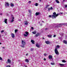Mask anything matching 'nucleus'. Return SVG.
<instances>
[{
  "label": "nucleus",
  "instance_id": "obj_1",
  "mask_svg": "<svg viewBox=\"0 0 67 67\" xmlns=\"http://www.w3.org/2000/svg\"><path fill=\"white\" fill-rule=\"evenodd\" d=\"M53 14L54 15H52V18H54V19H56V17L57 16H58V15H59V14H56V13L55 12H54V13H53Z\"/></svg>",
  "mask_w": 67,
  "mask_h": 67
},
{
  "label": "nucleus",
  "instance_id": "obj_2",
  "mask_svg": "<svg viewBox=\"0 0 67 67\" xmlns=\"http://www.w3.org/2000/svg\"><path fill=\"white\" fill-rule=\"evenodd\" d=\"M22 44L23 45H21V46L23 48L24 47V45H25V41L23 40L22 41Z\"/></svg>",
  "mask_w": 67,
  "mask_h": 67
},
{
  "label": "nucleus",
  "instance_id": "obj_3",
  "mask_svg": "<svg viewBox=\"0 0 67 67\" xmlns=\"http://www.w3.org/2000/svg\"><path fill=\"white\" fill-rule=\"evenodd\" d=\"M55 53L57 54V55H58V54H59V52L58 51V50H57V48H55Z\"/></svg>",
  "mask_w": 67,
  "mask_h": 67
},
{
  "label": "nucleus",
  "instance_id": "obj_4",
  "mask_svg": "<svg viewBox=\"0 0 67 67\" xmlns=\"http://www.w3.org/2000/svg\"><path fill=\"white\" fill-rule=\"evenodd\" d=\"M5 7H7V6L9 7V4L7 2H5Z\"/></svg>",
  "mask_w": 67,
  "mask_h": 67
},
{
  "label": "nucleus",
  "instance_id": "obj_5",
  "mask_svg": "<svg viewBox=\"0 0 67 67\" xmlns=\"http://www.w3.org/2000/svg\"><path fill=\"white\" fill-rule=\"evenodd\" d=\"M11 60L10 59H8L7 60V62H6L7 64H8V63H11Z\"/></svg>",
  "mask_w": 67,
  "mask_h": 67
},
{
  "label": "nucleus",
  "instance_id": "obj_6",
  "mask_svg": "<svg viewBox=\"0 0 67 67\" xmlns=\"http://www.w3.org/2000/svg\"><path fill=\"white\" fill-rule=\"evenodd\" d=\"M36 46L37 47H38V48H40V45L38 43H37L36 44Z\"/></svg>",
  "mask_w": 67,
  "mask_h": 67
},
{
  "label": "nucleus",
  "instance_id": "obj_7",
  "mask_svg": "<svg viewBox=\"0 0 67 67\" xmlns=\"http://www.w3.org/2000/svg\"><path fill=\"white\" fill-rule=\"evenodd\" d=\"M59 25H67V23H64L63 24H59Z\"/></svg>",
  "mask_w": 67,
  "mask_h": 67
},
{
  "label": "nucleus",
  "instance_id": "obj_8",
  "mask_svg": "<svg viewBox=\"0 0 67 67\" xmlns=\"http://www.w3.org/2000/svg\"><path fill=\"white\" fill-rule=\"evenodd\" d=\"M40 12H36L35 14V15L36 16L37 15H40Z\"/></svg>",
  "mask_w": 67,
  "mask_h": 67
},
{
  "label": "nucleus",
  "instance_id": "obj_9",
  "mask_svg": "<svg viewBox=\"0 0 67 67\" xmlns=\"http://www.w3.org/2000/svg\"><path fill=\"white\" fill-rule=\"evenodd\" d=\"M11 36L12 38H14L15 36L14 34L13 33L11 34Z\"/></svg>",
  "mask_w": 67,
  "mask_h": 67
},
{
  "label": "nucleus",
  "instance_id": "obj_10",
  "mask_svg": "<svg viewBox=\"0 0 67 67\" xmlns=\"http://www.w3.org/2000/svg\"><path fill=\"white\" fill-rule=\"evenodd\" d=\"M52 58H53L52 55H50L49 56V59H52Z\"/></svg>",
  "mask_w": 67,
  "mask_h": 67
},
{
  "label": "nucleus",
  "instance_id": "obj_11",
  "mask_svg": "<svg viewBox=\"0 0 67 67\" xmlns=\"http://www.w3.org/2000/svg\"><path fill=\"white\" fill-rule=\"evenodd\" d=\"M5 20L4 21L5 23H6L7 24V19H4Z\"/></svg>",
  "mask_w": 67,
  "mask_h": 67
},
{
  "label": "nucleus",
  "instance_id": "obj_12",
  "mask_svg": "<svg viewBox=\"0 0 67 67\" xmlns=\"http://www.w3.org/2000/svg\"><path fill=\"white\" fill-rule=\"evenodd\" d=\"M40 35V34L39 33H37V34H36L35 36H36V37H37V36H39Z\"/></svg>",
  "mask_w": 67,
  "mask_h": 67
},
{
  "label": "nucleus",
  "instance_id": "obj_13",
  "mask_svg": "<svg viewBox=\"0 0 67 67\" xmlns=\"http://www.w3.org/2000/svg\"><path fill=\"white\" fill-rule=\"evenodd\" d=\"M45 43L47 44H50V42L49 41H46L45 42Z\"/></svg>",
  "mask_w": 67,
  "mask_h": 67
},
{
  "label": "nucleus",
  "instance_id": "obj_14",
  "mask_svg": "<svg viewBox=\"0 0 67 67\" xmlns=\"http://www.w3.org/2000/svg\"><path fill=\"white\" fill-rule=\"evenodd\" d=\"M25 25H27L28 24V22L27 21H25Z\"/></svg>",
  "mask_w": 67,
  "mask_h": 67
},
{
  "label": "nucleus",
  "instance_id": "obj_15",
  "mask_svg": "<svg viewBox=\"0 0 67 67\" xmlns=\"http://www.w3.org/2000/svg\"><path fill=\"white\" fill-rule=\"evenodd\" d=\"M14 17H12V20L11 21V22L12 23L13 22V21H14Z\"/></svg>",
  "mask_w": 67,
  "mask_h": 67
},
{
  "label": "nucleus",
  "instance_id": "obj_16",
  "mask_svg": "<svg viewBox=\"0 0 67 67\" xmlns=\"http://www.w3.org/2000/svg\"><path fill=\"white\" fill-rule=\"evenodd\" d=\"M10 5L12 7H14V4L13 3H11Z\"/></svg>",
  "mask_w": 67,
  "mask_h": 67
},
{
  "label": "nucleus",
  "instance_id": "obj_17",
  "mask_svg": "<svg viewBox=\"0 0 67 67\" xmlns=\"http://www.w3.org/2000/svg\"><path fill=\"white\" fill-rule=\"evenodd\" d=\"M55 2H56L57 3H59V1L58 0H55Z\"/></svg>",
  "mask_w": 67,
  "mask_h": 67
},
{
  "label": "nucleus",
  "instance_id": "obj_18",
  "mask_svg": "<svg viewBox=\"0 0 67 67\" xmlns=\"http://www.w3.org/2000/svg\"><path fill=\"white\" fill-rule=\"evenodd\" d=\"M25 61L26 62H27V63H29V60L27 59H26L25 60Z\"/></svg>",
  "mask_w": 67,
  "mask_h": 67
},
{
  "label": "nucleus",
  "instance_id": "obj_19",
  "mask_svg": "<svg viewBox=\"0 0 67 67\" xmlns=\"http://www.w3.org/2000/svg\"><path fill=\"white\" fill-rule=\"evenodd\" d=\"M31 42L32 43V44H34V41L33 40H31Z\"/></svg>",
  "mask_w": 67,
  "mask_h": 67
},
{
  "label": "nucleus",
  "instance_id": "obj_20",
  "mask_svg": "<svg viewBox=\"0 0 67 67\" xmlns=\"http://www.w3.org/2000/svg\"><path fill=\"white\" fill-rule=\"evenodd\" d=\"M52 35H48L47 36L48 37H51V38H52Z\"/></svg>",
  "mask_w": 67,
  "mask_h": 67
},
{
  "label": "nucleus",
  "instance_id": "obj_21",
  "mask_svg": "<svg viewBox=\"0 0 67 67\" xmlns=\"http://www.w3.org/2000/svg\"><path fill=\"white\" fill-rule=\"evenodd\" d=\"M64 43H65V44H67V41L66 40H64Z\"/></svg>",
  "mask_w": 67,
  "mask_h": 67
},
{
  "label": "nucleus",
  "instance_id": "obj_22",
  "mask_svg": "<svg viewBox=\"0 0 67 67\" xmlns=\"http://www.w3.org/2000/svg\"><path fill=\"white\" fill-rule=\"evenodd\" d=\"M32 33L33 34H36V31H35L34 32H32Z\"/></svg>",
  "mask_w": 67,
  "mask_h": 67
},
{
  "label": "nucleus",
  "instance_id": "obj_23",
  "mask_svg": "<svg viewBox=\"0 0 67 67\" xmlns=\"http://www.w3.org/2000/svg\"><path fill=\"white\" fill-rule=\"evenodd\" d=\"M62 62H63V63H66V61H65V60H62Z\"/></svg>",
  "mask_w": 67,
  "mask_h": 67
},
{
  "label": "nucleus",
  "instance_id": "obj_24",
  "mask_svg": "<svg viewBox=\"0 0 67 67\" xmlns=\"http://www.w3.org/2000/svg\"><path fill=\"white\" fill-rule=\"evenodd\" d=\"M59 39L61 40V41H62V39H63V38L61 37H59Z\"/></svg>",
  "mask_w": 67,
  "mask_h": 67
},
{
  "label": "nucleus",
  "instance_id": "obj_25",
  "mask_svg": "<svg viewBox=\"0 0 67 67\" xmlns=\"http://www.w3.org/2000/svg\"><path fill=\"white\" fill-rule=\"evenodd\" d=\"M34 5H35V6H37L38 5V3H36Z\"/></svg>",
  "mask_w": 67,
  "mask_h": 67
},
{
  "label": "nucleus",
  "instance_id": "obj_26",
  "mask_svg": "<svg viewBox=\"0 0 67 67\" xmlns=\"http://www.w3.org/2000/svg\"><path fill=\"white\" fill-rule=\"evenodd\" d=\"M28 11L29 12V13H30V14H31V10H29Z\"/></svg>",
  "mask_w": 67,
  "mask_h": 67
},
{
  "label": "nucleus",
  "instance_id": "obj_27",
  "mask_svg": "<svg viewBox=\"0 0 67 67\" xmlns=\"http://www.w3.org/2000/svg\"><path fill=\"white\" fill-rule=\"evenodd\" d=\"M51 65H55V63H51Z\"/></svg>",
  "mask_w": 67,
  "mask_h": 67
},
{
  "label": "nucleus",
  "instance_id": "obj_28",
  "mask_svg": "<svg viewBox=\"0 0 67 67\" xmlns=\"http://www.w3.org/2000/svg\"><path fill=\"white\" fill-rule=\"evenodd\" d=\"M60 47L58 45L57 46V48H59Z\"/></svg>",
  "mask_w": 67,
  "mask_h": 67
},
{
  "label": "nucleus",
  "instance_id": "obj_29",
  "mask_svg": "<svg viewBox=\"0 0 67 67\" xmlns=\"http://www.w3.org/2000/svg\"><path fill=\"white\" fill-rule=\"evenodd\" d=\"M25 33L26 34V35H29V33H28V32H25Z\"/></svg>",
  "mask_w": 67,
  "mask_h": 67
},
{
  "label": "nucleus",
  "instance_id": "obj_30",
  "mask_svg": "<svg viewBox=\"0 0 67 67\" xmlns=\"http://www.w3.org/2000/svg\"><path fill=\"white\" fill-rule=\"evenodd\" d=\"M59 65L60 66H64V64H61L59 63Z\"/></svg>",
  "mask_w": 67,
  "mask_h": 67
},
{
  "label": "nucleus",
  "instance_id": "obj_31",
  "mask_svg": "<svg viewBox=\"0 0 67 67\" xmlns=\"http://www.w3.org/2000/svg\"><path fill=\"white\" fill-rule=\"evenodd\" d=\"M51 8H48V11H50V10H51Z\"/></svg>",
  "mask_w": 67,
  "mask_h": 67
},
{
  "label": "nucleus",
  "instance_id": "obj_32",
  "mask_svg": "<svg viewBox=\"0 0 67 67\" xmlns=\"http://www.w3.org/2000/svg\"><path fill=\"white\" fill-rule=\"evenodd\" d=\"M18 32V30H15V33H16V32Z\"/></svg>",
  "mask_w": 67,
  "mask_h": 67
},
{
  "label": "nucleus",
  "instance_id": "obj_33",
  "mask_svg": "<svg viewBox=\"0 0 67 67\" xmlns=\"http://www.w3.org/2000/svg\"><path fill=\"white\" fill-rule=\"evenodd\" d=\"M60 35L62 36H63V35H64V34L63 33H62L61 34H60Z\"/></svg>",
  "mask_w": 67,
  "mask_h": 67
},
{
  "label": "nucleus",
  "instance_id": "obj_34",
  "mask_svg": "<svg viewBox=\"0 0 67 67\" xmlns=\"http://www.w3.org/2000/svg\"><path fill=\"white\" fill-rule=\"evenodd\" d=\"M49 5H47L46 6V8H47V7H49Z\"/></svg>",
  "mask_w": 67,
  "mask_h": 67
},
{
  "label": "nucleus",
  "instance_id": "obj_35",
  "mask_svg": "<svg viewBox=\"0 0 67 67\" xmlns=\"http://www.w3.org/2000/svg\"><path fill=\"white\" fill-rule=\"evenodd\" d=\"M47 55V54H46V53H45L44 54V55L45 56H46Z\"/></svg>",
  "mask_w": 67,
  "mask_h": 67
},
{
  "label": "nucleus",
  "instance_id": "obj_36",
  "mask_svg": "<svg viewBox=\"0 0 67 67\" xmlns=\"http://www.w3.org/2000/svg\"><path fill=\"white\" fill-rule=\"evenodd\" d=\"M24 36H25L26 37L27 36V35H26V34H24Z\"/></svg>",
  "mask_w": 67,
  "mask_h": 67
},
{
  "label": "nucleus",
  "instance_id": "obj_37",
  "mask_svg": "<svg viewBox=\"0 0 67 67\" xmlns=\"http://www.w3.org/2000/svg\"><path fill=\"white\" fill-rule=\"evenodd\" d=\"M33 48H32L31 49L30 51H33Z\"/></svg>",
  "mask_w": 67,
  "mask_h": 67
},
{
  "label": "nucleus",
  "instance_id": "obj_38",
  "mask_svg": "<svg viewBox=\"0 0 67 67\" xmlns=\"http://www.w3.org/2000/svg\"><path fill=\"white\" fill-rule=\"evenodd\" d=\"M53 9V7H51L50 8V9L51 10H52Z\"/></svg>",
  "mask_w": 67,
  "mask_h": 67
},
{
  "label": "nucleus",
  "instance_id": "obj_39",
  "mask_svg": "<svg viewBox=\"0 0 67 67\" xmlns=\"http://www.w3.org/2000/svg\"><path fill=\"white\" fill-rule=\"evenodd\" d=\"M49 18H52V15H49Z\"/></svg>",
  "mask_w": 67,
  "mask_h": 67
},
{
  "label": "nucleus",
  "instance_id": "obj_40",
  "mask_svg": "<svg viewBox=\"0 0 67 67\" xmlns=\"http://www.w3.org/2000/svg\"><path fill=\"white\" fill-rule=\"evenodd\" d=\"M28 3H31V1H30Z\"/></svg>",
  "mask_w": 67,
  "mask_h": 67
},
{
  "label": "nucleus",
  "instance_id": "obj_41",
  "mask_svg": "<svg viewBox=\"0 0 67 67\" xmlns=\"http://www.w3.org/2000/svg\"><path fill=\"white\" fill-rule=\"evenodd\" d=\"M0 60H2V58H1V57H0Z\"/></svg>",
  "mask_w": 67,
  "mask_h": 67
},
{
  "label": "nucleus",
  "instance_id": "obj_42",
  "mask_svg": "<svg viewBox=\"0 0 67 67\" xmlns=\"http://www.w3.org/2000/svg\"><path fill=\"white\" fill-rule=\"evenodd\" d=\"M6 67H10V66L9 65H8L7 66H6Z\"/></svg>",
  "mask_w": 67,
  "mask_h": 67
},
{
  "label": "nucleus",
  "instance_id": "obj_43",
  "mask_svg": "<svg viewBox=\"0 0 67 67\" xmlns=\"http://www.w3.org/2000/svg\"><path fill=\"white\" fill-rule=\"evenodd\" d=\"M28 55H29V53H27L26 54V56H28Z\"/></svg>",
  "mask_w": 67,
  "mask_h": 67
},
{
  "label": "nucleus",
  "instance_id": "obj_44",
  "mask_svg": "<svg viewBox=\"0 0 67 67\" xmlns=\"http://www.w3.org/2000/svg\"><path fill=\"white\" fill-rule=\"evenodd\" d=\"M4 32V30H2L1 31V33H2V32Z\"/></svg>",
  "mask_w": 67,
  "mask_h": 67
},
{
  "label": "nucleus",
  "instance_id": "obj_45",
  "mask_svg": "<svg viewBox=\"0 0 67 67\" xmlns=\"http://www.w3.org/2000/svg\"><path fill=\"white\" fill-rule=\"evenodd\" d=\"M56 36L55 35H54L53 36V37H56Z\"/></svg>",
  "mask_w": 67,
  "mask_h": 67
},
{
  "label": "nucleus",
  "instance_id": "obj_46",
  "mask_svg": "<svg viewBox=\"0 0 67 67\" xmlns=\"http://www.w3.org/2000/svg\"><path fill=\"white\" fill-rule=\"evenodd\" d=\"M65 8H67V5H65Z\"/></svg>",
  "mask_w": 67,
  "mask_h": 67
},
{
  "label": "nucleus",
  "instance_id": "obj_47",
  "mask_svg": "<svg viewBox=\"0 0 67 67\" xmlns=\"http://www.w3.org/2000/svg\"><path fill=\"white\" fill-rule=\"evenodd\" d=\"M31 29L32 30H33L34 29V28H33V27H31Z\"/></svg>",
  "mask_w": 67,
  "mask_h": 67
},
{
  "label": "nucleus",
  "instance_id": "obj_48",
  "mask_svg": "<svg viewBox=\"0 0 67 67\" xmlns=\"http://www.w3.org/2000/svg\"><path fill=\"white\" fill-rule=\"evenodd\" d=\"M46 60V59L45 58L44 59V60L45 61Z\"/></svg>",
  "mask_w": 67,
  "mask_h": 67
},
{
  "label": "nucleus",
  "instance_id": "obj_49",
  "mask_svg": "<svg viewBox=\"0 0 67 67\" xmlns=\"http://www.w3.org/2000/svg\"><path fill=\"white\" fill-rule=\"evenodd\" d=\"M58 26H56L55 27H58Z\"/></svg>",
  "mask_w": 67,
  "mask_h": 67
},
{
  "label": "nucleus",
  "instance_id": "obj_50",
  "mask_svg": "<svg viewBox=\"0 0 67 67\" xmlns=\"http://www.w3.org/2000/svg\"><path fill=\"white\" fill-rule=\"evenodd\" d=\"M5 47H2V48H3V49H4V48H5Z\"/></svg>",
  "mask_w": 67,
  "mask_h": 67
},
{
  "label": "nucleus",
  "instance_id": "obj_51",
  "mask_svg": "<svg viewBox=\"0 0 67 67\" xmlns=\"http://www.w3.org/2000/svg\"><path fill=\"white\" fill-rule=\"evenodd\" d=\"M47 30V28H46L45 29V30Z\"/></svg>",
  "mask_w": 67,
  "mask_h": 67
},
{
  "label": "nucleus",
  "instance_id": "obj_52",
  "mask_svg": "<svg viewBox=\"0 0 67 67\" xmlns=\"http://www.w3.org/2000/svg\"><path fill=\"white\" fill-rule=\"evenodd\" d=\"M60 14H63V13H60Z\"/></svg>",
  "mask_w": 67,
  "mask_h": 67
},
{
  "label": "nucleus",
  "instance_id": "obj_53",
  "mask_svg": "<svg viewBox=\"0 0 67 67\" xmlns=\"http://www.w3.org/2000/svg\"><path fill=\"white\" fill-rule=\"evenodd\" d=\"M0 15H2V13L0 14Z\"/></svg>",
  "mask_w": 67,
  "mask_h": 67
},
{
  "label": "nucleus",
  "instance_id": "obj_54",
  "mask_svg": "<svg viewBox=\"0 0 67 67\" xmlns=\"http://www.w3.org/2000/svg\"><path fill=\"white\" fill-rule=\"evenodd\" d=\"M0 44H2V43L1 42H0Z\"/></svg>",
  "mask_w": 67,
  "mask_h": 67
},
{
  "label": "nucleus",
  "instance_id": "obj_55",
  "mask_svg": "<svg viewBox=\"0 0 67 67\" xmlns=\"http://www.w3.org/2000/svg\"><path fill=\"white\" fill-rule=\"evenodd\" d=\"M42 39H44V38H42Z\"/></svg>",
  "mask_w": 67,
  "mask_h": 67
},
{
  "label": "nucleus",
  "instance_id": "obj_56",
  "mask_svg": "<svg viewBox=\"0 0 67 67\" xmlns=\"http://www.w3.org/2000/svg\"><path fill=\"white\" fill-rule=\"evenodd\" d=\"M1 35H0V37H1Z\"/></svg>",
  "mask_w": 67,
  "mask_h": 67
},
{
  "label": "nucleus",
  "instance_id": "obj_57",
  "mask_svg": "<svg viewBox=\"0 0 67 67\" xmlns=\"http://www.w3.org/2000/svg\"><path fill=\"white\" fill-rule=\"evenodd\" d=\"M65 1V0H63V1Z\"/></svg>",
  "mask_w": 67,
  "mask_h": 67
},
{
  "label": "nucleus",
  "instance_id": "obj_58",
  "mask_svg": "<svg viewBox=\"0 0 67 67\" xmlns=\"http://www.w3.org/2000/svg\"><path fill=\"white\" fill-rule=\"evenodd\" d=\"M42 22H44V21H42Z\"/></svg>",
  "mask_w": 67,
  "mask_h": 67
},
{
  "label": "nucleus",
  "instance_id": "obj_59",
  "mask_svg": "<svg viewBox=\"0 0 67 67\" xmlns=\"http://www.w3.org/2000/svg\"><path fill=\"white\" fill-rule=\"evenodd\" d=\"M30 31H31V30H30Z\"/></svg>",
  "mask_w": 67,
  "mask_h": 67
},
{
  "label": "nucleus",
  "instance_id": "obj_60",
  "mask_svg": "<svg viewBox=\"0 0 67 67\" xmlns=\"http://www.w3.org/2000/svg\"><path fill=\"white\" fill-rule=\"evenodd\" d=\"M41 1V0H40V1Z\"/></svg>",
  "mask_w": 67,
  "mask_h": 67
},
{
  "label": "nucleus",
  "instance_id": "obj_61",
  "mask_svg": "<svg viewBox=\"0 0 67 67\" xmlns=\"http://www.w3.org/2000/svg\"><path fill=\"white\" fill-rule=\"evenodd\" d=\"M19 20V21H20V20Z\"/></svg>",
  "mask_w": 67,
  "mask_h": 67
},
{
  "label": "nucleus",
  "instance_id": "obj_62",
  "mask_svg": "<svg viewBox=\"0 0 67 67\" xmlns=\"http://www.w3.org/2000/svg\"><path fill=\"white\" fill-rule=\"evenodd\" d=\"M52 59V60H53V59Z\"/></svg>",
  "mask_w": 67,
  "mask_h": 67
}]
</instances>
